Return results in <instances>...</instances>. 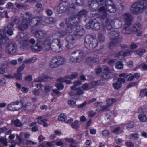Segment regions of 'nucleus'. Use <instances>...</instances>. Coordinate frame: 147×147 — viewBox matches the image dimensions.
Returning a JSON list of instances; mask_svg holds the SVG:
<instances>
[{
	"mask_svg": "<svg viewBox=\"0 0 147 147\" xmlns=\"http://www.w3.org/2000/svg\"><path fill=\"white\" fill-rule=\"evenodd\" d=\"M34 36L37 38L36 44L34 46L30 45L32 50L34 51H38L42 49L47 51L50 48V40L45 38L43 42L40 40V39L46 38L47 34L44 30H36L34 33Z\"/></svg>",
	"mask_w": 147,
	"mask_h": 147,
	"instance_id": "1",
	"label": "nucleus"
},
{
	"mask_svg": "<svg viewBox=\"0 0 147 147\" xmlns=\"http://www.w3.org/2000/svg\"><path fill=\"white\" fill-rule=\"evenodd\" d=\"M26 15L28 17L29 20L24 17H22V22L18 27V29L22 31H24L28 28L29 25L32 27L36 26L41 22L42 20L41 16L34 17L31 19L32 14L29 13H26Z\"/></svg>",
	"mask_w": 147,
	"mask_h": 147,
	"instance_id": "2",
	"label": "nucleus"
},
{
	"mask_svg": "<svg viewBox=\"0 0 147 147\" xmlns=\"http://www.w3.org/2000/svg\"><path fill=\"white\" fill-rule=\"evenodd\" d=\"M146 9V16L147 17V0H140L132 5L130 11L131 13L137 14L142 13Z\"/></svg>",
	"mask_w": 147,
	"mask_h": 147,
	"instance_id": "3",
	"label": "nucleus"
},
{
	"mask_svg": "<svg viewBox=\"0 0 147 147\" xmlns=\"http://www.w3.org/2000/svg\"><path fill=\"white\" fill-rule=\"evenodd\" d=\"M90 2L91 3H89V5L90 7L97 3L99 5H105L106 10L110 13H113L116 11L115 6L111 5L112 3L109 0H90Z\"/></svg>",
	"mask_w": 147,
	"mask_h": 147,
	"instance_id": "4",
	"label": "nucleus"
},
{
	"mask_svg": "<svg viewBox=\"0 0 147 147\" xmlns=\"http://www.w3.org/2000/svg\"><path fill=\"white\" fill-rule=\"evenodd\" d=\"M98 17L102 19H104L106 18L105 26L108 30H111L113 28L112 24L113 21L110 18H107L108 15L106 12V10L105 7L102 6L98 9Z\"/></svg>",
	"mask_w": 147,
	"mask_h": 147,
	"instance_id": "5",
	"label": "nucleus"
},
{
	"mask_svg": "<svg viewBox=\"0 0 147 147\" xmlns=\"http://www.w3.org/2000/svg\"><path fill=\"white\" fill-rule=\"evenodd\" d=\"M67 3L66 1L60 3L57 7V11L59 13H62L67 11L69 13H74V10L75 9V7L71 4H69L67 7Z\"/></svg>",
	"mask_w": 147,
	"mask_h": 147,
	"instance_id": "6",
	"label": "nucleus"
},
{
	"mask_svg": "<svg viewBox=\"0 0 147 147\" xmlns=\"http://www.w3.org/2000/svg\"><path fill=\"white\" fill-rule=\"evenodd\" d=\"M77 18L75 16L69 17L65 19V22L67 27L66 31L68 33H71L74 28L77 26L79 23H80V20Z\"/></svg>",
	"mask_w": 147,
	"mask_h": 147,
	"instance_id": "7",
	"label": "nucleus"
},
{
	"mask_svg": "<svg viewBox=\"0 0 147 147\" xmlns=\"http://www.w3.org/2000/svg\"><path fill=\"white\" fill-rule=\"evenodd\" d=\"M120 32L117 30L111 31L109 33V36L111 40L109 44V47L110 49H113L120 42Z\"/></svg>",
	"mask_w": 147,
	"mask_h": 147,
	"instance_id": "8",
	"label": "nucleus"
},
{
	"mask_svg": "<svg viewBox=\"0 0 147 147\" xmlns=\"http://www.w3.org/2000/svg\"><path fill=\"white\" fill-rule=\"evenodd\" d=\"M84 56V53L82 51L76 50L71 52L70 56V60L74 63H77L81 61Z\"/></svg>",
	"mask_w": 147,
	"mask_h": 147,
	"instance_id": "9",
	"label": "nucleus"
},
{
	"mask_svg": "<svg viewBox=\"0 0 147 147\" xmlns=\"http://www.w3.org/2000/svg\"><path fill=\"white\" fill-rule=\"evenodd\" d=\"M98 43L97 40L90 35H87L85 37L84 45L88 49L91 50L95 48L97 46Z\"/></svg>",
	"mask_w": 147,
	"mask_h": 147,
	"instance_id": "10",
	"label": "nucleus"
},
{
	"mask_svg": "<svg viewBox=\"0 0 147 147\" xmlns=\"http://www.w3.org/2000/svg\"><path fill=\"white\" fill-rule=\"evenodd\" d=\"M65 61L66 59L64 57L60 56L54 57L51 59L50 66L53 68H56L64 64Z\"/></svg>",
	"mask_w": 147,
	"mask_h": 147,
	"instance_id": "11",
	"label": "nucleus"
},
{
	"mask_svg": "<svg viewBox=\"0 0 147 147\" xmlns=\"http://www.w3.org/2000/svg\"><path fill=\"white\" fill-rule=\"evenodd\" d=\"M86 27L88 29H92L94 30H98L100 27V23L96 20H90L88 22L86 23Z\"/></svg>",
	"mask_w": 147,
	"mask_h": 147,
	"instance_id": "12",
	"label": "nucleus"
},
{
	"mask_svg": "<svg viewBox=\"0 0 147 147\" xmlns=\"http://www.w3.org/2000/svg\"><path fill=\"white\" fill-rule=\"evenodd\" d=\"M17 48V45L15 43L9 42L6 45L5 51L7 54L12 55L16 52Z\"/></svg>",
	"mask_w": 147,
	"mask_h": 147,
	"instance_id": "13",
	"label": "nucleus"
},
{
	"mask_svg": "<svg viewBox=\"0 0 147 147\" xmlns=\"http://www.w3.org/2000/svg\"><path fill=\"white\" fill-rule=\"evenodd\" d=\"M77 73H73L71 74L66 76L64 78H60L58 79V81L65 82L67 84H70L71 82L69 79L73 80L75 79L77 76Z\"/></svg>",
	"mask_w": 147,
	"mask_h": 147,
	"instance_id": "14",
	"label": "nucleus"
},
{
	"mask_svg": "<svg viewBox=\"0 0 147 147\" xmlns=\"http://www.w3.org/2000/svg\"><path fill=\"white\" fill-rule=\"evenodd\" d=\"M122 18L124 21L125 25H131L133 17L130 14L125 13L123 14L122 16Z\"/></svg>",
	"mask_w": 147,
	"mask_h": 147,
	"instance_id": "15",
	"label": "nucleus"
},
{
	"mask_svg": "<svg viewBox=\"0 0 147 147\" xmlns=\"http://www.w3.org/2000/svg\"><path fill=\"white\" fill-rule=\"evenodd\" d=\"M85 33V31L83 27L81 26H77L76 27V31L74 33V35L76 37L80 38L83 36Z\"/></svg>",
	"mask_w": 147,
	"mask_h": 147,
	"instance_id": "16",
	"label": "nucleus"
},
{
	"mask_svg": "<svg viewBox=\"0 0 147 147\" xmlns=\"http://www.w3.org/2000/svg\"><path fill=\"white\" fill-rule=\"evenodd\" d=\"M141 28L140 23L137 22L134 23L132 29L134 34H136L137 36H141L142 35V32L140 31Z\"/></svg>",
	"mask_w": 147,
	"mask_h": 147,
	"instance_id": "17",
	"label": "nucleus"
},
{
	"mask_svg": "<svg viewBox=\"0 0 147 147\" xmlns=\"http://www.w3.org/2000/svg\"><path fill=\"white\" fill-rule=\"evenodd\" d=\"M102 77L105 79H107L111 78L113 76V73L107 67L104 68L103 72L101 74Z\"/></svg>",
	"mask_w": 147,
	"mask_h": 147,
	"instance_id": "18",
	"label": "nucleus"
},
{
	"mask_svg": "<svg viewBox=\"0 0 147 147\" xmlns=\"http://www.w3.org/2000/svg\"><path fill=\"white\" fill-rule=\"evenodd\" d=\"M115 81L114 80V82L112 84L113 86L115 89H118L121 86V84L125 82V80L124 78H119L116 81Z\"/></svg>",
	"mask_w": 147,
	"mask_h": 147,
	"instance_id": "19",
	"label": "nucleus"
},
{
	"mask_svg": "<svg viewBox=\"0 0 147 147\" xmlns=\"http://www.w3.org/2000/svg\"><path fill=\"white\" fill-rule=\"evenodd\" d=\"M88 12L84 9L81 10L75 16L77 18H79L80 20V22H81V19L82 17H85L87 14Z\"/></svg>",
	"mask_w": 147,
	"mask_h": 147,
	"instance_id": "20",
	"label": "nucleus"
},
{
	"mask_svg": "<svg viewBox=\"0 0 147 147\" xmlns=\"http://www.w3.org/2000/svg\"><path fill=\"white\" fill-rule=\"evenodd\" d=\"M130 25H126L125 26L123 29L121 31V33L125 35L130 34L132 31V30L131 29L130 26Z\"/></svg>",
	"mask_w": 147,
	"mask_h": 147,
	"instance_id": "21",
	"label": "nucleus"
},
{
	"mask_svg": "<svg viewBox=\"0 0 147 147\" xmlns=\"http://www.w3.org/2000/svg\"><path fill=\"white\" fill-rule=\"evenodd\" d=\"M50 45L51 43H50ZM50 49L51 48V50L55 52H58L61 51L62 50V48L61 45H57L55 44V45H50ZM50 49H49L48 51H49Z\"/></svg>",
	"mask_w": 147,
	"mask_h": 147,
	"instance_id": "22",
	"label": "nucleus"
},
{
	"mask_svg": "<svg viewBox=\"0 0 147 147\" xmlns=\"http://www.w3.org/2000/svg\"><path fill=\"white\" fill-rule=\"evenodd\" d=\"M24 109L28 112L33 111L34 110V106L30 102H27L23 106Z\"/></svg>",
	"mask_w": 147,
	"mask_h": 147,
	"instance_id": "23",
	"label": "nucleus"
},
{
	"mask_svg": "<svg viewBox=\"0 0 147 147\" xmlns=\"http://www.w3.org/2000/svg\"><path fill=\"white\" fill-rule=\"evenodd\" d=\"M36 42L34 38H31L29 39L28 38L24 40V44L23 46L24 47H28L29 45V43L32 45L34 44Z\"/></svg>",
	"mask_w": 147,
	"mask_h": 147,
	"instance_id": "24",
	"label": "nucleus"
},
{
	"mask_svg": "<svg viewBox=\"0 0 147 147\" xmlns=\"http://www.w3.org/2000/svg\"><path fill=\"white\" fill-rule=\"evenodd\" d=\"M130 55V52L129 51H122L116 53L115 55V57H119L120 56H128Z\"/></svg>",
	"mask_w": 147,
	"mask_h": 147,
	"instance_id": "25",
	"label": "nucleus"
},
{
	"mask_svg": "<svg viewBox=\"0 0 147 147\" xmlns=\"http://www.w3.org/2000/svg\"><path fill=\"white\" fill-rule=\"evenodd\" d=\"M66 41L68 43L73 44L75 41V39L74 37L71 35H69L67 36L66 38Z\"/></svg>",
	"mask_w": 147,
	"mask_h": 147,
	"instance_id": "26",
	"label": "nucleus"
},
{
	"mask_svg": "<svg viewBox=\"0 0 147 147\" xmlns=\"http://www.w3.org/2000/svg\"><path fill=\"white\" fill-rule=\"evenodd\" d=\"M14 107H14V111H18L21 109L22 107V103L20 102L17 101L14 102Z\"/></svg>",
	"mask_w": 147,
	"mask_h": 147,
	"instance_id": "27",
	"label": "nucleus"
},
{
	"mask_svg": "<svg viewBox=\"0 0 147 147\" xmlns=\"http://www.w3.org/2000/svg\"><path fill=\"white\" fill-rule=\"evenodd\" d=\"M45 22L48 24L54 23L56 22L55 18L52 17L46 18L44 20Z\"/></svg>",
	"mask_w": 147,
	"mask_h": 147,
	"instance_id": "28",
	"label": "nucleus"
},
{
	"mask_svg": "<svg viewBox=\"0 0 147 147\" xmlns=\"http://www.w3.org/2000/svg\"><path fill=\"white\" fill-rule=\"evenodd\" d=\"M15 6L19 8H22L25 9H27L28 8V5L24 3L19 4L17 3H15Z\"/></svg>",
	"mask_w": 147,
	"mask_h": 147,
	"instance_id": "29",
	"label": "nucleus"
},
{
	"mask_svg": "<svg viewBox=\"0 0 147 147\" xmlns=\"http://www.w3.org/2000/svg\"><path fill=\"white\" fill-rule=\"evenodd\" d=\"M146 50L145 49H142L140 50H138L134 51L135 54L138 56H141L143 53L146 52Z\"/></svg>",
	"mask_w": 147,
	"mask_h": 147,
	"instance_id": "30",
	"label": "nucleus"
},
{
	"mask_svg": "<svg viewBox=\"0 0 147 147\" xmlns=\"http://www.w3.org/2000/svg\"><path fill=\"white\" fill-rule=\"evenodd\" d=\"M92 88V86H91L90 83H85L82 86V88L85 90H88Z\"/></svg>",
	"mask_w": 147,
	"mask_h": 147,
	"instance_id": "31",
	"label": "nucleus"
},
{
	"mask_svg": "<svg viewBox=\"0 0 147 147\" xmlns=\"http://www.w3.org/2000/svg\"><path fill=\"white\" fill-rule=\"evenodd\" d=\"M11 123L17 127H21L22 125V123L18 119L12 120L11 121Z\"/></svg>",
	"mask_w": 147,
	"mask_h": 147,
	"instance_id": "32",
	"label": "nucleus"
},
{
	"mask_svg": "<svg viewBox=\"0 0 147 147\" xmlns=\"http://www.w3.org/2000/svg\"><path fill=\"white\" fill-rule=\"evenodd\" d=\"M138 117L140 121L142 122H145L147 121V117L145 115L140 114Z\"/></svg>",
	"mask_w": 147,
	"mask_h": 147,
	"instance_id": "33",
	"label": "nucleus"
},
{
	"mask_svg": "<svg viewBox=\"0 0 147 147\" xmlns=\"http://www.w3.org/2000/svg\"><path fill=\"white\" fill-rule=\"evenodd\" d=\"M19 36H20V38L21 39H23L22 41V45L24 44V40L27 39L28 38L27 37V36L26 35V34L22 32H20L19 34Z\"/></svg>",
	"mask_w": 147,
	"mask_h": 147,
	"instance_id": "34",
	"label": "nucleus"
},
{
	"mask_svg": "<svg viewBox=\"0 0 147 147\" xmlns=\"http://www.w3.org/2000/svg\"><path fill=\"white\" fill-rule=\"evenodd\" d=\"M122 132L123 130L122 129L119 127H117L114 129L113 132L117 134H119L122 133Z\"/></svg>",
	"mask_w": 147,
	"mask_h": 147,
	"instance_id": "35",
	"label": "nucleus"
},
{
	"mask_svg": "<svg viewBox=\"0 0 147 147\" xmlns=\"http://www.w3.org/2000/svg\"><path fill=\"white\" fill-rule=\"evenodd\" d=\"M98 42L101 43L105 41V36L102 34L99 33L98 36Z\"/></svg>",
	"mask_w": 147,
	"mask_h": 147,
	"instance_id": "36",
	"label": "nucleus"
},
{
	"mask_svg": "<svg viewBox=\"0 0 147 147\" xmlns=\"http://www.w3.org/2000/svg\"><path fill=\"white\" fill-rule=\"evenodd\" d=\"M123 65L121 62L118 61L115 64V67L118 69H121L123 68Z\"/></svg>",
	"mask_w": 147,
	"mask_h": 147,
	"instance_id": "37",
	"label": "nucleus"
},
{
	"mask_svg": "<svg viewBox=\"0 0 147 147\" xmlns=\"http://www.w3.org/2000/svg\"><path fill=\"white\" fill-rule=\"evenodd\" d=\"M116 99L115 98H111L108 99L107 100L106 104L107 105L109 106L110 107L116 101Z\"/></svg>",
	"mask_w": 147,
	"mask_h": 147,
	"instance_id": "38",
	"label": "nucleus"
},
{
	"mask_svg": "<svg viewBox=\"0 0 147 147\" xmlns=\"http://www.w3.org/2000/svg\"><path fill=\"white\" fill-rule=\"evenodd\" d=\"M67 118L64 114H61L58 116V120L59 121H65Z\"/></svg>",
	"mask_w": 147,
	"mask_h": 147,
	"instance_id": "39",
	"label": "nucleus"
},
{
	"mask_svg": "<svg viewBox=\"0 0 147 147\" xmlns=\"http://www.w3.org/2000/svg\"><path fill=\"white\" fill-rule=\"evenodd\" d=\"M91 59V57H88L86 59L85 61L86 63L91 67L92 65Z\"/></svg>",
	"mask_w": 147,
	"mask_h": 147,
	"instance_id": "40",
	"label": "nucleus"
},
{
	"mask_svg": "<svg viewBox=\"0 0 147 147\" xmlns=\"http://www.w3.org/2000/svg\"><path fill=\"white\" fill-rule=\"evenodd\" d=\"M13 77L14 78H16V79L19 80H21L22 79V74L17 72V73L14 74Z\"/></svg>",
	"mask_w": 147,
	"mask_h": 147,
	"instance_id": "41",
	"label": "nucleus"
},
{
	"mask_svg": "<svg viewBox=\"0 0 147 147\" xmlns=\"http://www.w3.org/2000/svg\"><path fill=\"white\" fill-rule=\"evenodd\" d=\"M140 96L142 97H143L145 96L147 97V89L141 90L140 91Z\"/></svg>",
	"mask_w": 147,
	"mask_h": 147,
	"instance_id": "42",
	"label": "nucleus"
},
{
	"mask_svg": "<svg viewBox=\"0 0 147 147\" xmlns=\"http://www.w3.org/2000/svg\"><path fill=\"white\" fill-rule=\"evenodd\" d=\"M78 122L79 121H75L74 122L71 124L72 127L75 129H77L79 127Z\"/></svg>",
	"mask_w": 147,
	"mask_h": 147,
	"instance_id": "43",
	"label": "nucleus"
},
{
	"mask_svg": "<svg viewBox=\"0 0 147 147\" xmlns=\"http://www.w3.org/2000/svg\"><path fill=\"white\" fill-rule=\"evenodd\" d=\"M0 142L2 143L4 146H7V142L6 139L4 138H0Z\"/></svg>",
	"mask_w": 147,
	"mask_h": 147,
	"instance_id": "44",
	"label": "nucleus"
},
{
	"mask_svg": "<svg viewBox=\"0 0 147 147\" xmlns=\"http://www.w3.org/2000/svg\"><path fill=\"white\" fill-rule=\"evenodd\" d=\"M97 57H91V59L92 63V64H97L98 63L99 59L98 57L97 56V55H96Z\"/></svg>",
	"mask_w": 147,
	"mask_h": 147,
	"instance_id": "45",
	"label": "nucleus"
},
{
	"mask_svg": "<svg viewBox=\"0 0 147 147\" xmlns=\"http://www.w3.org/2000/svg\"><path fill=\"white\" fill-rule=\"evenodd\" d=\"M84 93V91L80 88H78L76 90V94L77 95H80Z\"/></svg>",
	"mask_w": 147,
	"mask_h": 147,
	"instance_id": "46",
	"label": "nucleus"
},
{
	"mask_svg": "<svg viewBox=\"0 0 147 147\" xmlns=\"http://www.w3.org/2000/svg\"><path fill=\"white\" fill-rule=\"evenodd\" d=\"M55 44L58 45H61L60 41L59 39H55L52 41L51 45H55Z\"/></svg>",
	"mask_w": 147,
	"mask_h": 147,
	"instance_id": "47",
	"label": "nucleus"
},
{
	"mask_svg": "<svg viewBox=\"0 0 147 147\" xmlns=\"http://www.w3.org/2000/svg\"><path fill=\"white\" fill-rule=\"evenodd\" d=\"M58 35L60 37L64 36L66 34V32L63 30H60L58 32Z\"/></svg>",
	"mask_w": 147,
	"mask_h": 147,
	"instance_id": "48",
	"label": "nucleus"
},
{
	"mask_svg": "<svg viewBox=\"0 0 147 147\" xmlns=\"http://www.w3.org/2000/svg\"><path fill=\"white\" fill-rule=\"evenodd\" d=\"M14 102L13 103L10 104L8 105L7 106V109L9 111H14Z\"/></svg>",
	"mask_w": 147,
	"mask_h": 147,
	"instance_id": "49",
	"label": "nucleus"
},
{
	"mask_svg": "<svg viewBox=\"0 0 147 147\" xmlns=\"http://www.w3.org/2000/svg\"><path fill=\"white\" fill-rule=\"evenodd\" d=\"M33 94L36 96H39L40 93V91L36 89H34L32 92Z\"/></svg>",
	"mask_w": 147,
	"mask_h": 147,
	"instance_id": "50",
	"label": "nucleus"
},
{
	"mask_svg": "<svg viewBox=\"0 0 147 147\" xmlns=\"http://www.w3.org/2000/svg\"><path fill=\"white\" fill-rule=\"evenodd\" d=\"M13 21L16 24H19L20 22V20L18 16H16L12 19Z\"/></svg>",
	"mask_w": 147,
	"mask_h": 147,
	"instance_id": "51",
	"label": "nucleus"
},
{
	"mask_svg": "<svg viewBox=\"0 0 147 147\" xmlns=\"http://www.w3.org/2000/svg\"><path fill=\"white\" fill-rule=\"evenodd\" d=\"M84 3V0H76V4L78 6H80L82 5Z\"/></svg>",
	"mask_w": 147,
	"mask_h": 147,
	"instance_id": "52",
	"label": "nucleus"
},
{
	"mask_svg": "<svg viewBox=\"0 0 147 147\" xmlns=\"http://www.w3.org/2000/svg\"><path fill=\"white\" fill-rule=\"evenodd\" d=\"M55 86L59 90H62L64 87L63 84L61 83L56 84Z\"/></svg>",
	"mask_w": 147,
	"mask_h": 147,
	"instance_id": "53",
	"label": "nucleus"
},
{
	"mask_svg": "<svg viewBox=\"0 0 147 147\" xmlns=\"http://www.w3.org/2000/svg\"><path fill=\"white\" fill-rule=\"evenodd\" d=\"M96 113L94 112L93 111L90 110V111L87 112V114L89 117H92L94 116Z\"/></svg>",
	"mask_w": 147,
	"mask_h": 147,
	"instance_id": "54",
	"label": "nucleus"
},
{
	"mask_svg": "<svg viewBox=\"0 0 147 147\" xmlns=\"http://www.w3.org/2000/svg\"><path fill=\"white\" fill-rule=\"evenodd\" d=\"M6 7L8 8L12 9L14 7V5L13 3L9 2L7 3L6 5Z\"/></svg>",
	"mask_w": 147,
	"mask_h": 147,
	"instance_id": "55",
	"label": "nucleus"
},
{
	"mask_svg": "<svg viewBox=\"0 0 147 147\" xmlns=\"http://www.w3.org/2000/svg\"><path fill=\"white\" fill-rule=\"evenodd\" d=\"M126 125L127 128H131L134 127V124L133 122L131 121L127 123Z\"/></svg>",
	"mask_w": 147,
	"mask_h": 147,
	"instance_id": "56",
	"label": "nucleus"
},
{
	"mask_svg": "<svg viewBox=\"0 0 147 147\" xmlns=\"http://www.w3.org/2000/svg\"><path fill=\"white\" fill-rule=\"evenodd\" d=\"M68 104L71 107H74L76 105V102L72 100H69Z\"/></svg>",
	"mask_w": 147,
	"mask_h": 147,
	"instance_id": "57",
	"label": "nucleus"
},
{
	"mask_svg": "<svg viewBox=\"0 0 147 147\" xmlns=\"http://www.w3.org/2000/svg\"><path fill=\"white\" fill-rule=\"evenodd\" d=\"M25 67V65L24 64H23L20 65L18 69L17 72H20L23 71Z\"/></svg>",
	"mask_w": 147,
	"mask_h": 147,
	"instance_id": "58",
	"label": "nucleus"
},
{
	"mask_svg": "<svg viewBox=\"0 0 147 147\" xmlns=\"http://www.w3.org/2000/svg\"><path fill=\"white\" fill-rule=\"evenodd\" d=\"M125 144L128 147H133L134 144L133 142H125Z\"/></svg>",
	"mask_w": 147,
	"mask_h": 147,
	"instance_id": "59",
	"label": "nucleus"
},
{
	"mask_svg": "<svg viewBox=\"0 0 147 147\" xmlns=\"http://www.w3.org/2000/svg\"><path fill=\"white\" fill-rule=\"evenodd\" d=\"M36 144V142L30 140H27L26 143V144L27 145H32Z\"/></svg>",
	"mask_w": 147,
	"mask_h": 147,
	"instance_id": "60",
	"label": "nucleus"
},
{
	"mask_svg": "<svg viewBox=\"0 0 147 147\" xmlns=\"http://www.w3.org/2000/svg\"><path fill=\"white\" fill-rule=\"evenodd\" d=\"M110 134L109 131L108 130H104L102 132V134L104 136H106L109 135Z\"/></svg>",
	"mask_w": 147,
	"mask_h": 147,
	"instance_id": "61",
	"label": "nucleus"
},
{
	"mask_svg": "<svg viewBox=\"0 0 147 147\" xmlns=\"http://www.w3.org/2000/svg\"><path fill=\"white\" fill-rule=\"evenodd\" d=\"M45 11L47 14L49 16H51L53 14V12L52 10L48 9H46Z\"/></svg>",
	"mask_w": 147,
	"mask_h": 147,
	"instance_id": "62",
	"label": "nucleus"
},
{
	"mask_svg": "<svg viewBox=\"0 0 147 147\" xmlns=\"http://www.w3.org/2000/svg\"><path fill=\"white\" fill-rule=\"evenodd\" d=\"M130 136L136 139L138 138L139 134H138L134 133L131 134L130 135Z\"/></svg>",
	"mask_w": 147,
	"mask_h": 147,
	"instance_id": "63",
	"label": "nucleus"
},
{
	"mask_svg": "<svg viewBox=\"0 0 147 147\" xmlns=\"http://www.w3.org/2000/svg\"><path fill=\"white\" fill-rule=\"evenodd\" d=\"M35 86L39 90H41L43 86L41 83H38L36 84Z\"/></svg>",
	"mask_w": 147,
	"mask_h": 147,
	"instance_id": "64",
	"label": "nucleus"
}]
</instances>
